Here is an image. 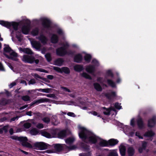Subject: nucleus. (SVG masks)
Here are the masks:
<instances>
[{"label": "nucleus", "mask_w": 156, "mask_h": 156, "mask_svg": "<svg viewBox=\"0 0 156 156\" xmlns=\"http://www.w3.org/2000/svg\"><path fill=\"white\" fill-rule=\"evenodd\" d=\"M79 129V136L83 141L87 143V140H88L90 143L94 144L97 143L98 137L92 132L83 127H80Z\"/></svg>", "instance_id": "1"}, {"label": "nucleus", "mask_w": 156, "mask_h": 156, "mask_svg": "<svg viewBox=\"0 0 156 156\" xmlns=\"http://www.w3.org/2000/svg\"><path fill=\"white\" fill-rule=\"evenodd\" d=\"M0 24L9 29L11 32V34L12 36H13L14 34V31L17 32L19 25V23L16 22H10L2 20H0Z\"/></svg>", "instance_id": "2"}, {"label": "nucleus", "mask_w": 156, "mask_h": 156, "mask_svg": "<svg viewBox=\"0 0 156 156\" xmlns=\"http://www.w3.org/2000/svg\"><path fill=\"white\" fill-rule=\"evenodd\" d=\"M4 51L5 52H10L12 51L9 55L5 54H4L5 56L8 59L13 61H18L19 60V59L17 58V54L13 51L9 45L4 48Z\"/></svg>", "instance_id": "3"}, {"label": "nucleus", "mask_w": 156, "mask_h": 156, "mask_svg": "<svg viewBox=\"0 0 156 156\" xmlns=\"http://www.w3.org/2000/svg\"><path fill=\"white\" fill-rule=\"evenodd\" d=\"M62 46L58 48L56 50V53L57 55L59 56H64L66 55V49L69 46L67 43L63 44Z\"/></svg>", "instance_id": "4"}, {"label": "nucleus", "mask_w": 156, "mask_h": 156, "mask_svg": "<svg viewBox=\"0 0 156 156\" xmlns=\"http://www.w3.org/2000/svg\"><path fill=\"white\" fill-rule=\"evenodd\" d=\"M22 60L26 63L33 64L34 62L37 64H38L39 62V59H35L34 56L28 55H23Z\"/></svg>", "instance_id": "5"}, {"label": "nucleus", "mask_w": 156, "mask_h": 156, "mask_svg": "<svg viewBox=\"0 0 156 156\" xmlns=\"http://www.w3.org/2000/svg\"><path fill=\"white\" fill-rule=\"evenodd\" d=\"M41 20L42 25L44 28L48 29L51 27V22L49 19L43 18L41 19Z\"/></svg>", "instance_id": "6"}, {"label": "nucleus", "mask_w": 156, "mask_h": 156, "mask_svg": "<svg viewBox=\"0 0 156 156\" xmlns=\"http://www.w3.org/2000/svg\"><path fill=\"white\" fill-rule=\"evenodd\" d=\"M53 69L58 72L62 73H63L66 74H69L70 71L69 69L67 67H63L61 68L57 66H53Z\"/></svg>", "instance_id": "7"}, {"label": "nucleus", "mask_w": 156, "mask_h": 156, "mask_svg": "<svg viewBox=\"0 0 156 156\" xmlns=\"http://www.w3.org/2000/svg\"><path fill=\"white\" fill-rule=\"evenodd\" d=\"M48 144L43 142H36L34 144V147L40 150H45L48 148Z\"/></svg>", "instance_id": "8"}, {"label": "nucleus", "mask_w": 156, "mask_h": 156, "mask_svg": "<svg viewBox=\"0 0 156 156\" xmlns=\"http://www.w3.org/2000/svg\"><path fill=\"white\" fill-rule=\"evenodd\" d=\"M26 23L27 25H24L21 28L22 32L23 34L25 35L28 34L29 33L30 22V20H28Z\"/></svg>", "instance_id": "9"}, {"label": "nucleus", "mask_w": 156, "mask_h": 156, "mask_svg": "<svg viewBox=\"0 0 156 156\" xmlns=\"http://www.w3.org/2000/svg\"><path fill=\"white\" fill-rule=\"evenodd\" d=\"M156 124V117L153 116L148 120L147 126L149 127L153 128Z\"/></svg>", "instance_id": "10"}, {"label": "nucleus", "mask_w": 156, "mask_h": 156, "mask_svg": "<svg viewBox=\"0 0 156 156\" xmlns=\"http://www.w3.org/2000/svg\"><path fill=\"white\" fill-rule=\"evenodd\" d=\"M86 71L88 73L93 75L95 71V67L94 65L90 64L87 66Z\"/></svg>", "instance_id": "11"}, {"label": "nucleus", "mask_w": 156, "mask_h": 156, "mask_svg": "<svg viewBox=\"0 0 156 156\" xmlns=\"http://www.w3.org/2000/svg\"><path fill=\"white\" fill-rule=\"evenodd\" d=\"M23 140L21 141L20 142H21V144L22 146L24 147L29 148H32V146L31 144L27 142L28 140L27 138L26 137H23Z\"/></svg>", "instance_id": "12"}, {"label": "nucleus", "mask_w": 156, "mask_h": 156, "mask_svg": "<svg viewBox=\"0 0 156 156\" xmlns=\"http://www.w3.org/2000/svg\"><path fill=\"white\" fill-rule=\"evenodd\" d=\"M83 60V57L80 54H78L76 55L74 58V61L77 63H80Z\"/></svg>", "instance_id": "13"}, {"label": "nucleus", "mask_w": 156, "mask_h": 156, "mask_svg": "<svg viewBox=\"0 0 156 156\" xmlns=\"http://www.w3.org/2000/svg\"><path fill=\"white\" fill-rule=\"evenodd\" d=\"M155 134V133L152 130L146 132L144 134V136L145 137H150V139L151 140H152V137L154 136Z\"/></svg>", "instance_id": "14"}, {"label": "nucleus", "mask_w": 156, "mask_h": 156, "mask_svg": "<svg viewBox=\"0 0 156 156\" xmlns=\"http://www.w3.org/2000/svg\"><path fill=\"white\" fill-rule=\"evenodd\" d=\"M67 136V131L66 130H62L60 131L57 134V137L60 139H63Z\"/></svg>", "instance_id": "15"}, {"label": "nucleus", "mask_w": 156, "mask_h": 156, "mask_svg": "<svg viewBox=\"0 0 156 156\" xmlns=\"http://www.w3.org/2000/svg\"><path fill=\"white\" fill-rule=\"evenodd\" d=\"M137 126L140 129H142L144 126V121L141 118H139L136 120Z\"/></svg>", "instance_id": "16"}, {"label": "nucleus", "mask_w": 156, "mask_h": 156, "mask_svg": "<svg viewBox=\"0 0 156 156\" xmlns=\"http://www.w3.org/2000/svg\"><path fill=\"white\" fill-rule=\"evenodd\" d=\"M31 44L33 47L37 50L40 49L41 46L40 43L37 41H32Z\"/></svg>", "instance_id": "17"}, {"label": "nucleus", "mask_w": 156, "mask_h": 156, "mask_svg": "<svg viewBox=\"0 0 156 156\" xmlns=\"http://www.w3.org/2000/svg\"><path fill=\"white\" fill-rule=\"evenodd\" d=\"M38 39L43 44H46L48 40L47 37L43 34H41L38 37Z\"/></svg>", "instance_id": "18"}, {"label": "nucleus", "mask_w": 156, "mask_h": 156, "mask_svg": "<svg viewBox=\"0 0 156 156\" xmlns=\"http://www.w3.org/2000/svg\"><path fill=\"white\" fill-rule=\"evenodd\" d=\"M80 146L84 151L88 152L90 150V146L84 143H81Z\"/></svg>", "instance_id": "19"}, {"label": "nucleus", "mask_w": 156, "mask_h": 156, "mask_svg": "<svg viewBox=\"0 0 156 156\" xmlns=\"http://www.w3.org/2000/svg\"><path fill=\"white\" fill-rule=\"evenodd\" d=\"M74 69L75 71L80 72L84 69V68L83 65L77 64L74 66Z\"/></svg>", "instance_id": "20"}, {"label": "nucleus", "mask_w": 156, "mask_h": 156, "mask_svg": "<svg viewBox=\"0 0 156 156\" xmlns=\"http://www.w3.org/2000/svg\"><path fill=\"white\" fill-rule=\"evenodd\" d=\"M49 99L47 98H41L34 101L31 103V105H33L36 104L40 103L45 102H48Z\"/></svg>", "instance_id": "21"}, {"label": "nucleus", "mask_w": 156, "mask_h": 156, "mask_svg": "<svg viewBox=\"0 0 156 156\" xmlns=\"http://www.w3.org/2000/svg\"><path fill=\"white\" fill-rule=\"evenodd\" d=\"M51 42L53 44H56L58 41V37L56 34H53L51 37Z\"/></svg>", "instance_id": "22"}, {"label": "nucleus", "mask_w": 156, "mask_h": 156, "mask_svg": "<svg viewBox=\"0 0 156 156\" xmlns=\"http://www.w3.org/2000/svg\"><path fill=\"white\" fill-rule=\"evenodd\" d=\"M119 142V141L117 140L114 139H112L108 141V146H113L117 144Z\"/></svg>", "instance_id": "23"}, {"label": "nucleus", "mask_w": 156, "mask_h": 156, "mask_svg": "<svg viewBox=\"0 0 156 156\" xmlns=\"http://www.w3.org/2000/svg\"><path fill=\"white\" fill-rule=\"evenodd\" d=\"M105 96L109 100H111L112 97H116V94L114 91H112L110 93H107L105 94Z\"/></svg>", "instance_id": "24"}, {"label": "nucleus", "mask_w": 156, "mask_h": 156, "mask_svg": "<svg viewBox=\"0 0 156 156\" xmlns=\"http://www.w3.org/2000/svg\"><path fill=\"white\" fill-rule=\"evenodd\" d=\"M51 89L46 88V89H36L35 90H31V92H35L37 91H38L40 92H45L46 93H49L50 92Z\"/></svg>", "instance_id": "25"}, {"label": "nucleus", "mask_w": 156, "mask_h": 156, "mask_svg": "<svg viewBox=\"0 0 156 156\" xmlns=\"http://www.w3.org/2000/svg\"><path fill=\"white\" fill-rule=\"evenodd\" d=\"M64 62V60L62 58H58L56 59L54 62V64L55 65L61 66Z\"/></svg>", "instance_id": "26"}, {"label": "nucleus", "mask_w": 156, "mask_h": 156, "mask_svg": "<svg viewBox=\"0 0 156 156\" xmlns=\"http://www.w3.org/2000/svg\"><path fill=\"white\" fill-rule=\"evenodd\" d=\"M16 37L19 41L21 42L22 41L23 36L21 34L20 30L16 32Z\"/></svg>", "instance_id": "27"}, {"label": "nucleus", "mask_w": 156, "mask_h": 156, "mask_svg": "<svg viewBox=\"0 0 156 156\" xmlns=\"http://www.w3.org/2000/svg\"><path fill=\"white\" fill-rule=\"evenodd\" d=\"M93 85L94 88L97 91H101L102 90V87L99 83H94Z\"/></svg>", "instance_id": "28"}, {"label": "nucleus", "mask_w": 156, "mask_h": 156, "mask_svg": "<svg viewBox=\"0 0 156 156\" xmlns=\"http://www.w3.org/2000/svg\"><path fill=\"white\" fill-rule=\"evenodd\" d=\"M127 152L129 156H133L134 153V149L132 147H129L128 149Z\"/></svg>", "instance_id": "29"}, {"label": "nucleus", "mask_w": 156, "mask_h": 156, "mask_svg": "<svg viewBox=\"0 0 156 156\" xmlns=\"http://www.w3.org/2000/svg\"><path fill=\"white\" fill-rule=\"evenodd\" d=\"M20 48L22 49V51L26 54L30 55H32L33 54L31 50L29 48H26L23 49H22L21 48Z\"/></svg>", "instance_id": "30"}, {"label": "nucleus", "mask_w": 156, "mask_h": 156, "mask_svg": "<svg viewBox=\"0 0 156 156\" xmlns=\"http://www.w3.org/2000/svg\"><path fill=\"white\" fill-rule=\"evenodd\" d=\"M54 148L55 149L58 151H60L62 149V147L59 144H54Z\"/></svg>", "instance_id": "31"}, {"label": "nucleus", "mask_w": 156, "mask_h": 156, "mask_svg": "<svg viewBox=\"0 0 156 156\" xmlns=\"http://www.w3.org/2000/svg\"><path fill=\"white\" fill-rule=\"evenodd\" d=\"M107 81L108 85L114 88L116 87L115 83L112 80L108 79L107 80Z\"/></svg>", "instance_id": "32"}, {"label": "nucleus", "mask_w": 156, "mask_h": 156, "mask_svg": "<svg viewBox=\"0 0 156 156\" xmlns=\"http://www.w3.org/2000/svg\"><path fill=\"white\" fill-rule=\"evenodd\" d=\"M41 134L42 136L47 138H52L51 135V134L45 131L41 132Z\"/></svg>", "instance_id": "33"}, {"label": "nucleus", "mask_w": 156, "mask_h": 156, "mask_svg": "<svg viewBox=\"0 0 156 156\" xmlns=\"http://www.w3.org/2000/svg\"><path fill=\"white\" fill-rule=\"evenodd\" d=\"M99 145L101 147H108V141H107L103 140L100 142Z\"/></svg>", "instance_id": "34"}, {"label": "nucleus", "mask_w": 156, "mask_h": 156, "mask_svg": "<svg viewBox=\"0 0 156 156\" xmlns=\"http://www.w3.org/2000/svg\"><path fill=\"white\" fill-rule=\"evenodd\" d=\"M102 109L106 111L103 112V114L107 115H109L110 114L111 109L110 108H107L105 107H103Z\"/></svg>", "instance_id": "35"}, {"label": "nucleus", "mask_w": 156, "mask_h": 156, "mask_svg": "<svg viewBox=\"0 0 156 156\" xmlns=\"http://www.w3.org/2000/svg\"><path fill=\"white\" fill-rule=\"evenodd\" d=\"M92 58L90 54L86 55L84 57V60L87 63H89L90 61Z\"/></svg>", "instance_id": "36"}, {"label": "nucleus", "mask_w": 156, "mask_h": 156, "mask_svg": "<svg viewBox=\"0 0 156 156\" xmlns=\"http://www.w3.org/2000/svg\"><path fill=\"white\" fill-rule=\"evenodd\" d=\"M107 76H110L111 78L113 77L114 75L111 71L108 70L106 72V75L105 76V79H107Z\"/></svg>", "instance_id": "37"}, {"label": "nucleus", "mask_w": 156, "mask_h": 156, "mask_svg": "<svg viewBox=\"0 0 156 156\" xmlns=\"http://www.w3.org/2000/svg\"><path fill=\"white\" fill-rule=\"evenodd\" d=\"M81 76L86 79L89 80H91L92 77L89 75L85 72H83L81 74Z\"/></svg>", "instance_id": "38"}, {"label": "nucleus", "mask_w": 156, "mask_h": 156, "mask_svg": "<svg viewBox=\"0 0 156 156\" xmlns=\"http://www.w3.org/2000/svg\"><path fill=\"white\" fill-rule=\"evenodd\" d=\"M8 103L9 100L5 98H3L0 100V105H2L5 106Z\"/></svg>", "instance_id": "39"}, {"label": "nucleus", "mask_w": 156, "mask_h": 156, "mask_svg": "<svg viewBox=\"0 0 156 156\" xmlns=\"http://www.w3.org/2000/svg\"><path fill=\"white\" fill-rule=\"evenodd\" d=\"M39 33V29L38 27H35L31 31L32 34L34 36L37 35Z\"/></svg>", "instance_id": "40"}, {"label": "nucleus", "mask_w": 156, "mask_h": 156, "mask_svg": "<svg viewBox=\"0 0 156 156\" xmlns=\"http://www.w3.org/2000/svg\"><path fill=\"white\" fill-rule=\"evenodd\" d=\"M8 127L6 126H4L2 128L0 129V134H2L4 131L5 133H6L8 132Z\"/></svg>", "instance_id": "41"}, {"label": "nucleus", "mask_w": 156, "mask_h": 156, "mask_svg": "<svg viewBox=\"0 0 156 156\" xmlns=\"http://www.w3.org/2000/svg\"><path fill=\"white\" fill-rule=\"evenodd\" d=\"M31 134L33 135H37L39 133V132L36 128H33L30 131Z\"/></svg>", "instance_id": "42"}, {"label": "nucleus", "mask_w": 156, "mask_h": 156, "mask_svg": "<svg viewBox=\"0 0 156 156\" xmlns=\"http://www.w3.org/2000/svg\"><path fill=\"white\" fill-rule=\"evenodd\" d=\"M74 139L73 137H69L66 140V143L68 144H72L74 142Z\"/></svg>", "instance_id": "43"}, {"label": "nucleus", "mask_w": 156, "mask_h": 156, "mask_svg": "<svg viewBox=\"0 0 156 156\" xmlns=\"http://www.w3.org/2000/svg\"><path fill=\"white\" fill-rule=\"evenodd\" d=\"M23 137H18L17 136H12L11 137V138L13 140H17L20 142L21 141L23 140Z\"/></svg>", "instance_id": "44"}, {"label": "nucleus", "mask_w": 156, "mask_h": 156, "mask_svg": "<svg viewBox=\"0 0 156 156\" xmlns=\"http://www.w3.org/2000/svg\"><path fill=\"white\" fill-rule=\"evenodd\" d=\"M45 57L48 62H50L52 60L51 54L50 53H46L45 55Z\"/></svg>", "instance_id": "45"}, {"label": "nucleus", "mask_w": 156, "mask_h": 156, "mask_svg": "<svg viewBox=\"0 0 156 156\" xmlns=\"http://www.w3.org/2000/svg\"><path fill=\"white\" fill-rule=\"evenodd\" d=\"M52 137H56L57 136V132L56 129H53L51 131Z\"/></svg>", "instance_id": "46"}, {"label": "nucleus", "mask_w": 156, "mask_h": 156, "mask_svg": "<svg viewBox=\"0 0 156 156\" xmlns=\"http://www.w3.org/2000/svg\"><path fill=\"white\" fill-rule=\"evenodd\" d=\"M119 151L121 156H125L126 149L125 147H122L119 149Z\"/></svg>", "instance_id": "47"}, {"label": "nucleus", "mask_w": 156, "mask_h": 156, "mask_svg": "<svg viewBox=\"0 0 156 156\" xmlns=\"http://www.w3.org/2000/svg\"><path fill=\"white\" fill-rule=\"evenodd\" d=\"M22 99L24 101H28L30 100V97L28 95L23 96L22 97Z\"/></svg>", "instance_id": "48"}, {"label": "nucleus", "mask_w": 156, "mask_h": 156, "mask_svg": "<svg viewBox=\"0 0 156 156\" xmlns=\"http://www.w3.org/2000/svg\"><path fill=\"white\" fill-rule=\"evenodd\" d=\"M34 76L36 78H38L39 79H41L42 80H43L45 81H46V80H47L46 78H44V77H41V76H39L38 74H37V73H35L34 74Z\"/></svg>", "instance_id": "49"}, {"label": "nucleus", "mask_w": 156, "mask_h": 156, "mask_svg": "<svg viewBox=\"0 0 156 156\" xmlns=\"http://www.w3.org/2000/svg\"><path fill=\"white\" fill-rule=\"evenodd\" d=\"M91 62L94 64L93 65H94L95 67L96 66H98L99 65L98 62L96 59H93Z\"/></svg>", "instance_id": "50"}, {"label": "nucleus", "mask_w": 156, "mask_h": 156, "mask_svg": "<svg viewBox=\"0 0 156 156\" xmlns=\"http://www.w3.org/2000/svg\"><path fill=\"white\" fill-rule=\"evenodd\" d=\"M42 120L44 122L47 123H48L50 121V119L48 117H44Z\"/></svg>", "instance_id": "51"}, {"label": "nucleus", "mask_w": 156, "mask_h": 156, "mask_svg": "<svg viewBox=\"0 0 156 156\" xmlns=\"http://www.w3.org/2000/svg\"><path fill=\"white\" fill-rule=\"evenodd\" d=\"M75 52L74 51H73L71 50H69L68 51H67L66 49V55H74Z\"/></svg>", "instance_id": "52"}, {"label": "nucleus", "mask_w": 156, "mask_h": 156, "mask_svg": "<svg viewBox=\"0 0 156 156\" xmlns=\"http://www.w3.org/2000/svg\"><path fill=\"white\" fill-rule=\"evenodd\" d=\"M31 126V124L29 122H26L23 125L24 127L26 129H28L30 128Z\"/></svg>", "instance_id": "53"}, {"label": "nucleus", "mask_w": 156, "mask_h": 156, "mask_svg": "<svg viewBox=\"0 0 156 156\" xmlns=\"http://www.w3.org/2000/svg\"><path fill=\"white\" fill-rule=\"evenodd\" d=\"M36 70L39 72H44L46 73H48L47 70H45L41 68H37L36 69Z\"/></svg>", "instance_id": "54"}, {"label": "nucleus", "mask_w": 156, "mask_h": 156, "mask_svg": "<svg viewBox=\"0 0 156 156\" xmlns=\"http://www.w3.org/2000/svg\"><path fill=\"white\" fill-rule=\"evenodd\" d=\"M147 143L146 141H143L142 142L141 147L144 150H145L147 147Z\"/></svg>", "instance_id": "55"}, {"label": "nucleus", "mask_w": 156, "mask_h": 156, "mask_svg": "<svg viewBox=\"0 0 156 156\" xmlns=\"http://www.w3.org/2000/svg\"><path fill=\"white\" fill-rule=\"evenodd\" d=\"M108 156H118V154L116 152L112 151L110 152Z\"/></svg>", "instance_id": "56"}, {"label": "nucleus", "mask_w": 156, "mask_h": 156, "mask_svg": "<svg viewBox=\"0 0 156 156\" xmlns=\"http://www.w3.org/2000/svg\"><path fill=\"white\" fill-rule=\"evenodd\" d=\"M92 115L94 116H97L98 117H101V116L100 115H98V112L95 111H92L90 112Z\"/></svg>", "instance_id": "57"}, {"label": "nucleus", "mask_w": 156, "mask_h": 156, "mask_svg": "<svg viewBox=\"0 0 156 156\" xmlns=\"http://www.w3.org/2000/svg\"><path fill=\"white\" fill-rule=\"evenodd\" d=\"M36 83V81L34 79H30V81H29L28 83L29 84H33Z\"/></svg>", "instance_id": "58"}, {"label": "nucleus", "mask_w": 156, "mask_h": 156, "mask_svg": "<svg viewBox=\"0 0 156 156\" xmlns=\"http://www.w3.org/2000/svg\"><path fill=\"white\" fill-rule=\"evenodd\" d=\"M61 88L62 89H63V90L65 91H66V92H67L69 93H70L71 92V90L69 89L68 88H67L66 87H61Z\"/></svg>", "instance_id": "59"}, {"label": "nucleus", "mask_w": 156, "mask_h": 156, "mask_svg": "<svg viewBox=\"0 0 156 156\" xmlns=\"http://www.w3.org/2000/svg\"><path fill=\"white\" fill-rule=\"evenodd\" d=\"M115 107L117 109H120L121 108V106L119 105L118 103L116 102L115 103Z\"/></svg>", "instance_id": "60"}, {"label": "nucleus", "mask_w": 156, "mask_h": 156, "mask_svg": "<svg viewBox=\"0 0 156 156\" xmlns=\"http://www.w3.org/2000/svg\"><path fill=\"white\" fill-rule=\"evenodd\" d=\"M130 125L133 127H134L135 126V121L133 118L131 120Z\"/></svg>", "instance_id": "61"}, {"label": "nucleus", "mask_w": 156, "mask_h": 156, "mask_svg": "<svg viewBox=\"0 0 156 156\" xmlns=\"http://www.w3.org/2000/svg\"><path fill=\"white\" fill-rule=\"evenodd\" d=\"M103 78L102 77H98L97 79V81L98 82H99L101 83H102V80Z\"/></svg>", "instance_id": "62"}, {"label": "nucleus", "mask_w": 156, "mask_h": 156, "mask_svg": "<svg viewBox=\"0 0 156 156\" xmlns=\"http://www.w3.org/2000/svg\"><path fill=\"white\" fill-rule=\"evenodd\" d=\"M57 33L60 35H62L63 34V32L62 30L61 29H59L57 30Z\"/></svg>", "instance_id": "63"}, {"label": "nucleus", "mask_w": 156, "mask_h": 156, "mask_svg": "<svg viewBox=\"0 0 156 156\" xmlns=\"http://www.w3.org/2000/svg\"><path fill=\"white\" fill-rule=\"evenodd\" d=\"M81 156H91V154L90 152L83 154Z\"/></svg>", "instance_id": "64"}]
</instances>
